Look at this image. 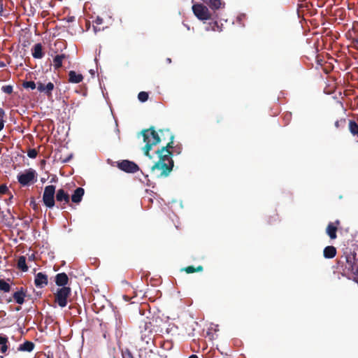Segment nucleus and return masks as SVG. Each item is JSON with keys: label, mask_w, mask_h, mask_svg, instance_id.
Masks as SVG:
<instances>
[{"label": "nucleus", "mask_w": 358, "mask_h": 358, "mask_svg": "<svg viewBox=\"0 0 358 358\" xmlns=\"http://www.w3.org/2000/svg\"><path fill=\"white\" fill-rule=\"evenodd\" d=\"M143 142L145 143L143 148L144 155L152 158L150 151L152 147L162 141H169L166 146L173 147L174 135L169 129H159V132L155 131L154 127L145 129L141 131Z\"/></svg>", "instance_id": "1"}, {"label": "nucleus", "mask_w": 358, "mask_h": 358, "mask_svg": "<svg viewBox=\"0 0 358 358\" xmlns=\"http://www.w3.org/2000/svg\"><path fill=\"white\" fill-rule=\"evenodd\" d=\"M173 167V162H171L170 164L157 162L152 166L151 172L157 178H166L171 172Z\"/></svg>", "instance_id": "2"}, {"label": "nucleus", "mask_w": 358, "mask_h": 358, "mask_svg": "<svg viewBox=\"0 0 358 358\" xmlns=\"http://www.w3.org/2000/svg\"><path fill=\"white\" fill-rule=\"evenodd\" d=\"M71 294V289L69 287L58 288L54 293V302L59 307L64 308L67 306L69 298Z\"/></svg>", "instance_id": "3"}, {"label": "nucleus", "mask_w": 358, "mask_h": 358, "mask_svg": "<svg viewBox=\"0 0 358 358\" xmlns=\"http://www.w3.org/2000/svg\"><path fill=\"white\" fill-rule=\"evenodd\" d=\"M55 186L53 185H48L45 187L43 194V201L44 205L49 208H52L55 205Z\"/></svg>", "instance_id": "4"}, {"label": "nucleus", "mask_w": 358, "mask_h": 358, "mask_svg": "<svg viewBox=\"0 0 358 358\" xmlns=\"http://www.w3.org/2000/svg\"><path fill=\"white\" fill-rule=\"evenodd\" d=\"M192 10L196 17L201 20H209L211 14L208 8L202 3H195L192 6Z\"/></svg>", "instance_id": "5"}, {"label": "nucleus", "mask_w": 358, "mask_h": 358, "mask_svg": "<svg viewBox=\"0 0 358 358\" xmlns=\"http://www.w3.org/2000/svg\"><path fill=\"white\" fill-rule=\"evenodd\" d=\"M117 166L121 171L128 173H134L139 170V166L135 162L127 159L121 160L117 162Z\"/></svg>", "instance_id": "6"}, {"label": "nucleus", "mask_w": 358, "mask_h": 358, "mask_svg": "<svg viewBox=\"0 0 358 358\" xmlns=\"http://www.w3.org/2000/svg\"><path fill=\"white\" fill-rule=\"evenodd\" d=\"M36 178V171L31 169L27 170L24 173H20L17 176V180L22 186L29 185L34 182Z\"/></svg>", "instance_id": "7"}, {"label": "nucleus", "mask_w": 358, "mask_h": 358, "mask_svg": "<svg viewBox=\"0 0 358 358\" xmlns=\"http://www.w3.org/2000/svg\"><path fill=\"white\" fill-rule=\"evenodd\" d=\"M171 148H173V147L163 146L157 151L159 157L158 162H164L165 164H170L173 162L172 159L173 152L170 150Z\"/></svg>", "instance_id": "8"}, {"label": "nucleus", "mask_w": 358, "mask_h": 358, "mask_svg": "<svg viewBox=\"0 0 358 358\" xmlns=\"http://www.w3.org/2000/svg\"><path fill=\"white\" fill-rule=\"evenodd\" d=\"M55 198L56 201L60 203L59 208L61 209H64L66 204H68L70 201L69 194L63 189H59L57 191Z\"/></svg>", "instance_id": "9"}, {"label": "nucleus", "mask_w": 358, "mask_h": 358, "mask_svg": "<svg viewBox=\"0 0 358 358\" xmlns=\"http://www.w3.org/2000/svg\"><path fill=\"white\" fill-rule=\"evenodd\" d=\"M55 88L52 83L49 82L47 85L43 84L41 81L37 82V90L40 92H43L48 96H52V92Z\"/></svg>", "instance_id": "10"}, {"label": "nucleus", "mask_w": 358, "mask_h": 358, "mask_svg": "<svg viewBox=\"0 0 358 358\" xmlns=\"http://www.w3.org/2000/svg\"><path fill=\"white\" fill-rule=\"evenodd\" d=\"M340 222L336 220L335 222H329L327 227L326 232L331 239H336L337 237L338 226Z\"/></svg>", "instance_id": "11"}, {"label": "nucleus", "mask_w": 358, "mask_h": 358, "mask_svg": "<svg viewBox=\"0 0 358 358\" xmlns=\"http://www.w3.org/2000/svg\"><path fill=\"white\" fill-rule=\"evenodd\" d=\"M48 283V275L41 272L35 275L34 284L37 287L43 288Z\"/></svg>", "instance_id": "12"}, {"label": "nucleus", "mask_w": 358, "mask_h": 358, "mask_svg": "<svg viewBox=\"0 0 358 358\" xmlns=\"http://www.w3.org/2000/svg\"><path fill=\"white\" fill-rule=\"evenodd\" d=\"M69 281V277L65 273H59L55 275V282L59 287H67L66 285H68Z\"/></svg>", "instance_id": "13"}, {"label": "nucleus", "mask_w": 358, "mask_h": 358, "mask_svg": "<svg viewBox=\"0 0 358 358\" xmlns=\"http://www.w3.org/2000/svg\"><path fill=\"white\" fill-rule=\"evenodd\" d=\"M84 193L85 190L83 187L76 188L71 197L72 202L79 203L83 199Z\"/></svg>", "instance_id": "14"}, {"label": "nucleus", "mask_w": 358, "mask_h": 358, "mask_svg": "<svg viewBox=\"0 0 358 358\" xmlns=\"http://www.w3.org/2000/svg\"><path fill=\"white\" fill-rule=\"evenodd\" d=\"M69 57V55L65 54L57 55L53 58V66L55 70L60 69L62 66V62L64 59Z\"/></svg>", "instance_id": "15"}, {"label": "nucleus", "mask_w": 358, "mask_h": 358, "mask_svg": "<svg viewBox=\"0 0 358 358\" xmlns=\"http://www.w3.org/2000/svg\"><path fill=\"white\" fill-rule=\"evenodd\" d=\"M32 56L35 59H41L44 56L41 43H36L31 49Z\"/></svg>", "instance_id": "16"}, {"label": "nucleus", "mask_w": 358, "mask_h": 358, "mask_svg": "<svg viewBox=\"0 0 358 358\" xmlns=\"http://www.w3.org/2000/svg\"><path fill=\"white\" fill-rule=\"evenodd\" d=\"M348 129L350 134L356 138V142L358 143V124L353 120H349Z\"/></svg>", "instance_id": "17"}, {"label": "nucleus", "mask_w": 358, "mask_h": 358, "mask_svg": "<svg viewBox=\"0 0 358 358\" xmlns=\"http://www.w3.org/2000/svg\"><path fill=\"white\" fill-rule=\"evenodd\" d=\"M25 296L26 292H24L22 287H21L19 291L15 292L13 295V297L15 302L20 305L24 303Z\"/></svg>", "instance_id": "18"}, {"label": "nucleus", "mask_w": 358, "mask_h": 358, "mask_svg": "<svg viewBox=\"0 0 358 358\" xmlns=\"http://www.w3.org/2000/svg\"><path fill=\"white\" fill-rule=\"evenodd\" d=\"M83 80V76L80 73H77L74 71H70L69 73V82L72 83H80Z\"/></svg>", "instance_id": "19"}, {"label": "nucleus", "mask_w": 358, "mask_h": 358, "mask_svg": "<svg viewBox=\"0 0 358 358\" xmlns=\"http://www.w3.org/2000/svg\"><path fill=\"white\" fill-rule=\"evenodd\" d=\"M336 255V248L334 246L329 245L324 248L323 255L327 259H332Z\"/></svg>", "instance_id": "20"}, {"label": "nucleus", "mask_w": 358, "mask_h": 358, "mask_svg": "<svg viewBox=\"0 0 358 358\" xmlns=\"http://www.w3.org/2000/svg\"><path fill=\"white\" fill-rule=\"evenodd\" d=\"M34 343L31 341H25L18 347L19 351L31 352L34 348Z\"/></svg>", "instance_id": "21"}, {"label": "nucleus", "mask_w": 358, "mask_h": 358, "mask_svg": "<svg viewBox=\"0 0 358 358\" xmlns=\"http://www.w3.org/2000/svg\"><path fill=\"white\" fill-rule=\"evenodd\" d=\"M103 22V20L99 17L97 16L96 19L93 21V30L94 33H97L98 31H100L101 30H103V27H100Z\"/></svg>", "instance_id": "22"}, {"label": "nucleus", "mask_w": 358, "mask_h": 358, "mask_svg": "<svg viewBox=\"0 0 358 358\" xmlns=\"http://www.w3.org/2000/svg\"><path fill=\"white\" fill-rule=\"evenodd\" d=\"M17 268L23 272L28 271V266L26 264V257L20 256L17 259Z\"/></svg>", "instance_id": "23"}, {"label": "nucleus", "mask_w": 358, "mask_h": 358, "mask_svg": "<svg viewBox=\"0 0 358 358\" xmlns=\"http://www.w3.org/2000/svg\"><path fill=\"white\" fill-rule=\"evenodd\" d=\"M8 343V339L7 336H0V345H1L0 351H1V352L5 353L7 351V350L8 348V345H7Z\"/></svg>", "instance_id": "24"}, {"label": "nucleus", "mask_w": 358, "mask_h": 358, "mask_svg": "<svg viewBox=\"0 0 358 358\" xmlns=\"http://www.w3.org/2000/svg\"><path fill=\"white\" fill-rule=\"evenodd\" d=\"M203 270V267L201 265L198 266L197 267H194V266H188L182 269V271H185L187 273H193L194 272H200Z\"/></svg>", "instance_id": "25"}, {"label": "nucleus", "mask_w": 358, "mask_h": 358, "mask_svg": "<svg viewBox=\"0 0 358 358\" xmlns=\"http://www.w3.org/2000/svg\"><path fill=\"white\" fill-rule=\"evenodd\" d=\"M206 3L214 10L219 9L221 6V0H204Z\"/></svg>", "instance_id": "26"}, {"label": "nucleus", "mask_w": 358, "mask_h": 358, "mask_svg": "<svg viewBox=\"0 0 358 358\" xmlns=\"http://www.w3.org/2000/svg\"><path fill=\"white\" fill-rule=\"evenodd\" d=\"M10 285L4 280H0V290L4 292H9L10 291Z\"/></svg>", "instance_id": "27"}, {"label": "nucleus", "mask_w": 358, "mask_h": 358, "mask_svg": "<svg viewBox=\"0 0 358 358\" xmlns=\"http://www.w3.org/2000/svg\"><path fill=\"white\" fill-rule=\"evenodd\" d=\"M347 120L346 118H341L340 120H336L334 122V126L336 129H343L345 127Z\"/></svg>", "instance_id": "28"}, {"label": "nucleus", "mask_w": 358, "mask_h": 358, "mask_svg": "<svg viewBox=\"0 0 358 358\" xmlns=\"http://www.w3.org/2000/svg\"><path fill=\"white\" fill-rule=\"evenodd\" d=\"M1 91L7 94H11L13 92V87L10 85H3L1 87Z\"/></svg>", "instance_id": "29"}, {"label": "nucleus", "mask_w": 358, "mask_h": 358, "mask_svg": "<svg viewBox=\"0 0 358 358\" xmlns=\"http://www.w3.org/2000/svg\"><path fill=\"white\" fill-rule=\"evenodd\" d=\"M138 99L141 102H145L148 99V94L146 92H141L138 94Z\"/></svg>", "instance_id": "30"}, {"label": "nucleus", "mask_w": 358, "mask_h": 358, "mask_svg": "<svg viewBox=\"0 0 358 358\" xmlns=\"http://www.w3.org/2000/svg\"><path fill=\"white\" fill-rule=\"evenodd\" d=\"M278 221H279V216H278V213H273V215H271L269 217L268 223L270 224H273L277 222Z\"/></svg>", "instance_id": "31"}, {"label": "nucleus", "mask_w": 358, "mask_h": 358, "mask_svg": "<svg viewBox=\"0 0 358 358\" xmlns=\"http://www.w3.org/2000/svg\"><path fill=\"white\" fill-rule=\"evenodd\" d=\"M37 83H35L34 81H26L23 83V87L24 88H30L31 90H34L36 87Z\"/></svg>", "instance_id": "32"}, {"label": "nucleus", "mask_w": 358, "mask_h": 358, "mask_svg": "<svg viewBox=\"0 0 358 358\" xmlns=\"http://www.w3.org/2000/svg\"><path fill=\"white\" fill-rule=\"evenodd\" d=\"M210 26L211 27V29L214 31H222V27L219 25V24L217 21H215L213 23H210Z\"/></svg>", "instance_id": "33"}, {"label": "nucleus", "mask_w": 358, "mask_h": 358, "mask_svg": "<svg viewBox=\"0 0 358 358\" xmlns=\"http://www.w3.org/2000/svg\"><path fill=\"white\" fill-rule=\"evenodd\" d=\"M122 358H134L131 352L128 349H126L125 350L122 351Z\"/></svg>", "instance_id": "34"}, {"label": "nucleus", "mask_w": 358, "mask_h": 358, "mask_svg": "<svg viewBox=\"0 0 358 358\" xmlns=\"http://www.w3.org/2000/svg\"><path fill=\"white\" fill-rule=\"evenodd\" d=\"M37 151L35 150V149H29L28 151H27V155L30 158H36V156H37Z\"/></svg>", "instance_id": "35"}, {"label": "nucleus", "mask_w": 358, "mask_h": 358, "mask_svg": "<svg viewBox=\"0 0 358 358\" xmlns=\"http://www.w3.org/2000/svg\"><path fill=\"white\" fill-rule=\"evenodd\" d=\"M292 117V113H286L284 114V121L285 122V124H287L290 121Z\"/></svg>", "instance_id": "36"}, {"label": "nucleus", "mask_w": 358, "mask_h": 358, "mask_svg": "<svg viewBox=\"0 0 358 358\" xmlns=\"http://www.w3.org/2000/svg\"><path fill=\"white\" fill-rule=\"evenodd\" d=\"M8 192V188L6 185H0V194H5Z\"/></svg>", "instance_id": "37"}, {"label": "nucleus", "mask_w": 358, "mask_h": 358, "mask_svg": "<svg viewBox=\"0 0 358 358\" xmlns=\"http://www.w3.org/2000/svg\"><path fill=\"white\" fill-rule=\"evenodd\" d=\"M30 206L34 210L36 211L38 210V204L36 203L34 198H32L31 200L30 201Z\"/></svg>", "instance_id": "38"}, {"label": "nucleus", "mask_w": 358, "mask_h": 358, "mask_svg": "<svg viewBox=\"0 0 358 358\" xmlns=\"http://www.w3.org/2000/svg\"><path fill=\"white\" fill-rule=\"evenodd\" d=\"M5 122L4 118H0V131L3 129Z\"/></svg>", "instance_id": "39"}, {"label": "nucleus", "mask_w": 358, "mask_h": 358, "mask_svg": "<svg viewBox=\"0 0 358 358\" xmlns=\"http://www.w3.org/2000/svg\"><path fill=\"white\" fill-rule=\"evenodd\" d=\"M71 158V155L68 157H66V158H65V159H61V161L63 163H66V162H69Z\"/></svg>", "instance_id": "40"}, {"label": "nucleus", "mask_w": 358, "mask_h": 358, "mask_svg": "<svg viewBox=\"0 0 358 358\" xmlns=\"http://www.w3.org/2000/svg\"><path fill=\"white\" fill-rule=\"evenodd\" d=\"M223 120V118L222 117H217V122L220 123Z\"/></svg>", "instance_id": "41"}, {"label": "nucleus", "mask_w": 358, "mask_h": 358, "mask_svg": "<svg viewBox=\"0 0 358 358\" xmlns=\"http://www.w3.org/2000/svg\"><path fill=\"white\" fill-rule=\"evenodd\" d=\"M188 358H199L197 355H192Z\"/></svg>", "instance_id": "42"}, {"label": "nucleus", "mask_w": 358, "mask_h": 358, "mask_svg": "<svg viewBox=\"0 0 358 358\" xmlns=\"http://www.w3.org/2000/svg\"><path fill=\"white\" fill-rule=\"evenodd\" d=\"M0 66H5V64H3V62H0Z\"/></svg>", "instance_id": "43"}, {"label": "nucleus", "mask_w": 358, "mask_h": 358, "mask_svg": "<svg viewBox=\"0 0 358 358\" xmlns=\"http://www.w3.org/2000/svg\"><path fill=\"white\" fill-rule=\"evenodd\" d=\"M12 223H13V222H12V221H8L7 224H8V225H11V224H12Z\"/></svg>", "instance_id": "44"}, {"label": "nucleus", "mask_w": 358, "mask_h": 358, "mask_svg": "<svg viewBox=\"0 0 358 358\" xmlns=\"http://www.w3.org/2000/svg\"><path fill=\"white\" fill-rule=\"evenodd\" d=\"M3 10V7H2V5H1L0 6V12Z\"/></svg>", "instance_id": "45"}, {"label": "nucleus", "mask_w": 358, "mask_h": 358, "mask_svg": "<svg viewBox=\"0 0 358 358\" xmlns=\"http://www.w3.org/2000/svg\"><path fill=\"white\" fill-rule=\"evenodd\" d=\"M177 153H180V150H176Z\"/></svg>", "instance_id": "46"}, {"label": "nucleus", "mask_w": 358, "mask_h": 358, "mask_svg": "<svg viewBox=\"0 0 358 358\" xmlns=\"http://www.w3.org/2000/svg\"><path fill=\"white\" fill-rule=\"evenodd\" d=\"M177 153H180V150H176Z\"/></svg>", "instance_id": "47"}, {"label": "nucleus", "mask_w": 358, "mask_h": 358, "mask_svg": "<svg viewBox=\"0 0 358 358\" xmlns=\"http://www.w3.org/2000/svg\"><path fill=\"white\" fill-rule=\"evenodd\" d=\"M45 358H50V357L48 355V356H47Z\"/></svg>", "instance_id": "48"}, {"label": "nucleus", "mask_w": 358, "mask_h": 358, "mask_svg": "<svg viewBox=\"0 0 358 358\" xmlns=\"http://www.w3.org/2000/svg\"><path fill=\"white\" fill-rule=\"evenodd\" d=\"M1 358H3V357H1Z\"/></svg>", "instance_id": "49"}]
</instances>
